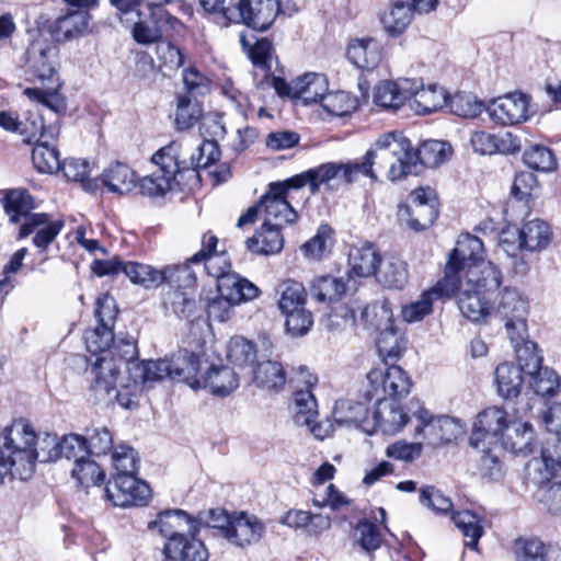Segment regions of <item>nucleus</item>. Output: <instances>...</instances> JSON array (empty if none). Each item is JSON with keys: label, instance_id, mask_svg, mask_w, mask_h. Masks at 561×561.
<instances>
[{"label": "nucleus", "instance_id": "obj_16", "mask_svg": "<svg viewBox=\"0 0 561 561\" xmlns=\"http://www.w3.org/2000/svg\"><path fill=\"white\" fill-rule=\"evenodd\" d=\"M92 15L85 10L66 9L49 25V33L58 43H67L89 34Z\"/></svg>", "mask_w": 561, "mask_h": 561}, {"label": "nucleus", "instance_id": "obj_31", "mask_svg": "<svg viewBox=\"0 0 561 561\" xmlns=\"http://www.w3.org/2000/svg\"><path fill=\"white\" fill-rule=\"evenodd\" d=\"M264 531L265 527L256 516L240 513L233 516L230 530L227 533V540L243 547L257 542Z\"/></svg>", "mask_w": 561, "mask_h": 561}, {"label": "nucleus", "instance_id": "obj_19", "mask_svg": "<svg viewBox=\"0 0 561 561\" xmlns=\"http://www.w3.org/2000/svg\"><path fill=\"white\" fill-rule=\"evenodd\" d=\"M62 228V220H54L47 214L38 213L31 215L27 221L20 226L19 238L34 234L33 244L39 251H45L61 232Z\"/></svg>", "mask_w": 561, "mask_h": 561}, {"label": "nucleus", "instance_id": "obj_25", "mask_svg": "<svg viewBox=\"0 0 561 561\" xmlns=\"http://www.w3.org/2000/svg\"><path fill=\"white\" fill-rule=\"evenodd\" d=\"M445 276H453L459 282L450 297L457 295L458 309L465 318L472 322H479L490 314L491 307L482 297L483 294L466 287L461 275L447 273Z\"/></svg>", "mask_w": 561, "mask_h": 561}, {"label": "nucleus", "instance_id": "obj_20", "mask_svg": "<svg viewBox=\"0 0 561 561\" xmlns=\"http://www.w3.org/2000/svg\"><path fill=\"white\" fill-rule=\"evenodd\" d=\"M483 259L484 248L482 241L469 233L461 234L449 256L445 275L447 273L461 275L470 264L480 263L484 261Z\"/></svg>", "mask_w": 561, "mask_h": 561}, {"label": "nucleus", "instance_id": "obj_56", "mask_svg": "<svg viewBox=\"0 0 561 561\" xmlns=\"http://www.w3.org/2000/svg\"><path fill=\"white\" fill-rule=\"evenodd\" d=\"M125 275L137 285L146 288L157 287L163 284V268L157 270L151 265L127 262L125 267Z\"/></svg>", "mask_w": 561, "mask_h": 561}, {"label": "nucleus", "instance_id": "obj_36", "mask_svg": "<svg viewBox=\"0 0 561 561\" xmlns=\"http://www.w3.org/2000/svg\"><path fill=\"white\" fill-rule=\"evenodd\" d=\"M414 13L412 4L398 0L388 5L381 14L380 21L387 34L399 36L411 24Z\"/></svg>", "mask_w": 561, "mask_h": 561}, {"label": "nucleus", "instance_id": "obj_50", "mask_svg": "<svg viewBox=\"0 0 561 561\" xmlns=\"http://www.w3.org/2000/svg\"><path fill=\"white\" fill-rule=\"evenodd\" d=\"M202 107L195 98L188 94H179L176 98L175 127L186 130L193 127L202 117Z\"/></svg>", "mask_w": 561, "mask_h": 561}, {"label": "nucleus", "instance_id": "obj_6", "mask_svg": "<svg viewBox=\"0 0 561 561\" xmlns=\"http://www.w3.org/2000/svg\"><path fill=\"white\" fill-rule=\"evenodd\" d=\"M179 151L180 144L172 141L152 156L151 161L157 170L139 181L138 187L142 195L163 196L173 188L180 173Z\"/></svg>", "mask_w": 561, "mask_h": 561}, {"label": "nucleus", "instance_id": "obj_26", "mask_svg": "<svg viewBox=\"0 0 561 561\" xmlns=\"http://www.w3.org/2000/svg\"><path fill=\"white\" fill-rule=\"evenodd\" d=\"M413 89L410 79L400 78L396 81L383 80L374 88V103L388 111H397L408 104Z\"/></svg>", "mask_w": 561, "mask_h": 561}, {"label": "nucleus", "instance_id": "obj_35", "mask_svg": "<svg viewBox=\"0 0 561 561\" xmlns=\"http://www.w3.org/2000/svg\"><path fill=\"white\" fill-rule=\"evenodd\" d=\"M279 227L263 222L260 230L245 241L247 248L254 254L272 255L283 250L284 238Z\"/></svg>", "mask_w": 561, "mask_h": 561}, {"label": "nucleus", "instance_id": "obj_28", "mask_svg": "<svg viewBox=\"0 0 561 561\" xmlns=\"http://www.w3.org/2000/svg\"><path fill=\"white\" fill-rule=\"evenodd\" d=\"M501 444L513 454L528 456L534 453L538 439L531 423L513 420L504 432Z\"/></svg>", "mask_w": 561, "mask_h": 561}, {"label": "nucleus", "instance_id": "obj_45", "mask_svg": "<svg viewBox=\"0 0 561 561\" xmlns=\"http://www.w3.org/2000/svg\"><path fill=\"white\" fill-rule=\"evenodd\" d=\"M180 145L179 151V164L180 172L185 170L197 171L198 169H205L217 162L220 158V150L215 140H204L197 148L196 153H192L188 159H181Z\"/></svg>", "mask_w": 561, "mask_h": 561}, {"label": "nucleus", "instance_id": "obj_14", "mask_svg": "<svg viewBox=\"0 0 561 561\" xmlns=\"http://www.w3.org/2000/svg\"><path fill=\"white\" fill-rule=\"evenodd\" d=\"M458 280L453 276H445L435 286L423 291L419 299L412 301L401 309V317L408 323L422 321L432 313L433 305L443 297H450L457 289Z\"/></svg>", "mask_w": 561, "mask_h": 561}, {"label": "nucleus", "instance_id": "obj_58", "mask_svg": "<svg viewBox=\"0 0 561 561\" xmlns=\"http://www.w3.org/2000/svg\"><path fill=\"white\" fill-rule=\"evenodd\" d=\"M190 261L194 264L204 263L206 273L216 278L217 283L221 277L229 275L230 262L225 252L220 253H206L204 250L195 253Z\"/></svg>", "mask_w": 561, "mask_h": 561}, {"label": "nucleus", "instance_id": "obj_59", "mask_svg": "<svg viewBox=\"0 0 561 561\" xmlns=\"http://www.w3.org/2000/svg\"><path fill=\"white\" fill-rule=\"evenodd\" d=\"M445 106H448L453 114L463 118H474L484 110V104L477 96L466 92H458L448 96Z\"/></svg>", "mask_w": 561, "mask_h": 561}, {"label": "nucleus", "instance_id": "obj_18", "mask_svg": "<svg viewBox=\"0 0 561 561\" xmlns=\"http://www.w3.org/2000/svg\"><path fill=\"white\" fill-rule=\"evenodd\" d=\"M377 407L373 412L374 430L386 435L399 433L409 421V413L394 399L375 397Z\"/></svg>", "mask_w": 561, "mask_h": 561}, {"label": "nucleus", "instance_id": "obj_39", "mask_svg": "<svg viewBox=\"0 0 561 561\" xmlns=\"http://www.w3.org/2000/svg\"><path fill=\"white\" fill-rule=\"evenodd\" d=\"M34 201L26 190L16 188L9 191L3 198V209L10 222L20 224L27 221V218L35 213Z\"/></svg>", "mask_w": 561, "mask_h": 561}, {"label": "nucleus", "instance_id": "obj_49", "mask_svg": "<svg viewBox=\"0 0 561 561\" xmlns=\"http://www.w3.org/2000/svg\"><path fill=\"white\" fill-rule=\"evenodd\" d=\"M453 520L465 537V545L477 549L478 541L483 534V519L473 512L461 511L453 515Z\"/></svg>", "mask_w": 561, "mask_h": 561}, {"label": "nucleus", "instance_id": "obj_11", "mask_svg": "<svg viewBox=\"0 0 561 561\" xmlns=\"http://www.w3.org/2000/svg\"><path fill=\"white\" fill-rule=\"evenodd\" d=\"M513 420L499 407H490L480 412L473 423L469 438L470 446L484 451L486 445H497Z\"/></svg>", "mask_w": 561, "mask_h": 561}, {"label": "nucleus", "instance_id": "obj_46", "mask_svg": "<svg viewBox=\"0 0 561 561\" xmlns=\"http://www.w3.org/2000/svg\"><path fill=\"white\" fill-rule=\"evenodd\" d=\"M205 387L209 388L214 394L225 397L239 387V377L230 367L213 366L206 373Z\"/></svg>", "mask_w": 561, "mask_h": 561}, {"label": "nucleus", "instance_id": "obj_33", "mask_svg": "<svg viewBox=\"0 0 561 561\" xmlns=\"http://www.w3.org/2000/svg\"><path fill=\"white\" fill-rule=\"evenodd\" d=\"M280 524L294 529H304L318 536L331 527V518L322 514H312L302 510H290L280 518Z\"/></svg>", "mask_w": 561, "mask_h": 561}, {"label": "nucleus", "instance_id": "obj_21", "mask_svg": "<svg viewBox=\"0 0 561 561\" xmlns=\"http://www.w3.org/2000/svg\"><path fill=\"white\" fill-rule=\"evenodd\" d=\"M121 368L116 357L114 355L110 356V353L96 357L90 371L92 375L91 388L96 397L111 399V394L118 382Z\"/></svg>", "mask_w": 561, "mask_h": 561}, {"label": "nucleus", "instance_id": "obj_1", "mask_svg": "<svg viewBox=\"0 0 561 561\" xmlns=\"http://www.w3.org/2000/svg\"><path fill=\"white\" fill-rule=\"evenodd\" d=\"M59 51L46 42H33L25 54V72L38 80L43 88H26L23 93L53 112L60 114L66 111L67 103L60 93L62 82L59 76Z\"/></svg>", "mask_w": 561, "mask_h": 561}, {"label": "nucleus", "instance_id": "obj_10", "mask_svg": "<svg viewBox=\"0 0 561 561\" xmlns=\"http://www.w3.org/2000/svg\"><path fill=\"white\" fill-rule=\"evenodd\" d=\"M271 82L280 96H288L302 105L321 104V99L329 89L325 76L316 72L305 73L291 82L273 76Z\"/></svg>", "mask_w": 561, "mask_h": 561}, {"label": "nucleus", "instance_id": "obj_40", "mask_svg": "<svg viewBox=\"0 0 561 561\" xmlns=\"http://www.w3.org/2000/svg\"><path fill=\"white\" fill-rule=\"evenodd\" d=\"M380 257L373 245L354 248L348 253L350 277L377 275Z\"/></svg>", "mask_w": 561, "mask_h": 561}, {"label": "nucleus", "instance_id": "obj_9", "mask_svg": "<svg viewBox=\"0 0 561 561\" xmlns=\"http://www.w3.org/2000/svg\"><path fill=\"white\" fill-rule=\"evenodd\" d=\"M410 377L405 371L397 365H391L386 369L373 368L366 375L364 381L365 397L367 401H371L381 393L388 394L389 399L404 397L409 394L411 389Z\"/></svg>", "mask_w": 561, "mask_h": 561}, {"label": "nucleus", "instance_id": "obj_8", "mask_svg": "<svg viewBox=\"0 0 561 561\" xmlns=\"http://www.w3.org/2000/svg\"><path fill=\"white\" fill-rule=\"evenodd\" d=\"M278 0H239L234 7L222 11L225 24L244 23L257 30H267L279 13Z\"/></svg>", "mask_w": 561, "mask_h": 561}, {"label": "nucleus", "instance_id": "obj_64", "mask_svg": "<svg viewBox=\"0 0 561 561\" xmlns=\"http://www.w3.org/2000/svg\"><path fill=\"white\" fill-rule=\"evenodd\" d=\"M530 377V387L538 396H554L560 387L559 376L549 367H540L534 374H527Z\"/></svg>", "mask_w": 561, "mask_h": 561}, {"label": "nucleus", "instance_id": "obj_57", "mask_svg": "<svg viewBox=\"0 0 561 561\" xmlns=\"http://www.w3.org/2000/svg\"><path fill=\"white\" fill-rule=\"evenodd\" d=\"M240 44L254 66L270 71L272 43L267 38L256 39L255 43H252L245 34L240 33Z\"/></svg>", "mask_w": 561, "mask_h": 561}, {"label": "nucleus", "instance_id": "obj_60", "mask_svg": "<svg viewBox=\"0 0 561 561\" xmlns=\"http://www.w3.org/2000/svg\"><path fill=\"white\" fill-rule=\"evenodd\" d=\"M523 161L528 168L540 172H551L557 168L554 153L542 145H531L526 149Z\"/></svg>", "mask_w": 561, "mask_h": 561}, {"label": "nucleus", "instance_id": "obj_44", "mask_svg": "<svg viewBox=\"0 0 561 561\" xmlns=\"http://www.w3.org/2000/svg\"><path fill=\"white\" fill-rule=\"evenodd\" d=\"M346 291L342 278L332 275H321L313 278L310 295L319 302L332 304L339 301Z\"/></svg>", "mask_w": 561, "mask_h": 561}, {"label": "nucleus", "instance_id": "obj_15", "mask_svg": "<svg viewBox=\"0 0 561 561\" xmlns=\"http://www.w3.org/2000/svg\"><path fill=\"white\" fill-rule=\"evenodd\" d=\"M528 107V96L520 92H513L493 100L486 107V112L494 123L506 126L527 121Z\"/></svg>", "mask_w": 561, "mask_h": 561}, {"label": "nucleus", "instance_id": "obj_7", "mask_svg": "<svg viewBox=\"0 0 561 561\" xmlns=\"http://www.w3.org/2000/svg\"><path fill=\"white\" fill-rule=\"evenodd\" d=\"M297 193L299 188L291 184L290 179L271 183L260 199L264 222L279 228L296 222L298 214L291 203Z\"/></svg>", "mask_w": 561, "mask_h": 561}, {"label": "nucleus", "instance_id": "obj_32", "mask_svg": "<svg viewBox=\"0 0 561 561\" xmlns=\"http://www.w3.org/2000/svg\"><path fill=\"white\" fill-rule=\"evenodd\" d=\"M217 290L237 306L260 295V289L253 283L236 273L221 277L217 283Z\"/></svg>", "mask_w": 561, "mask_h": 561}, {"label": "nucleus", "instance_id": "obj_4", "mask_svg": "<svg viewBox=\"0 0 561 561\" xmlns=\"http://www.w3.org/2000/svg\"><path fill=\"white\" fill-rule=\"evenodd\" d=\"M199 358L186 350L180 351L171 359L130 363L128 375L140 385L159 381L164 378H190L198 371Z\"/></svg>", "mask_w": 561, "mask_h": 561}, {"label": "nucleus", "instance_id": "obj_12", "mask_svg": "<svg viewBox=\"0 0 561 561\" xmlns=\"http://www.w3.org/2000/svg\"><path fill=\"white\" fill-rule=\"evenodd\" d=\"M413 416L422 424L416 426V435H423L434 446L449 444L465 432V425L459 419L447 415L432 417L424 408L414 411Z\"/></svg>", "mask_w": 561, "mask_h": 561}, {"label": "nucleus", "instance_id": "obj_47", "mask_svg": "<svg viewBox=\"0 0 561 561\" xmlns=\"http://www.w3.org/2000/svg\"><path fill=\"white\" fill-rule=\"evenodd\" d=\"M256 385L267 390H278L286 382V374L283 365L274 360L261 362L253 370Z\"/></svg>", "mask_w": 561, "mask_h": 561}, {"label": "nucleus", "instance_id": "obj_51", "mask_svg": "<svg viewBox=\"0 0 561 561\" xmlns=\"http://www.w3.org/2000/svg\"><path fill=\"white\" fill-rule=\"evenodd\" d=\"M378 280L386 287L401 289L408 283L407 263L399 257L387 259L377 273Z\"/></svg>", "mask_w": 561, "mask_h": 561}, {"label": "nucleus", "instance_id": "obj_5", "mask_svg": "<svg viewBox=\"0 0 561 561\" xmlns=\"http://www.w3.org/2000/svg\"><path fill=\"white\" fill-rule=\"evenodd\" d=\"M359 175L358 161L327 162L294 175L290 182L299 191L308 185L311 194H317L321 187L333 191L342 185H351Z\"/></svg>", "mask_w": 561, "mask_h": 561}, {"label": "nucleus", "instance_id": "obj_41", "mask_svg": "<svg viewBox=\"0 0 561 561\" xmlns=\"http://www.w3.org/2000/svg\"><path fill=\"white\" fill-rule=\"evenodd\" d=\"M359 391L365 396L364 385ZM368 402L367 400L359 401L352 398L337 400L333 410L334 421L340 425H359L367 417Z\"/></svg>", "mask_w": 561, "mask_h": 561}, {"label": "nucleus", "instance_id": "obj_43", "mask_svg": "<svg viewBox=\"0 0 561 561\" xmlns=\"http://www.w3.org/2000/svg\"><path fill=\"white\" fill-rule=\"evenodd\" d=\"M523 370L512 363H502L495 368L497 392L505 399L515 398L520 393L524 382Z\"/></svg>", "mask_w": 561, "mask_h": 561}, {"label": "nucleus", "instance_id": "obj_3", "mask_svg": "<svg viewBox=\"0 0 561 561\" xmlns=\"http://www.w3.org/2000/svg\"><path fill=\"white\" fill-rule=\"evenodd\" d=\"M35 466L36 433L26 420H15L0 435V481L7 474L28 480Z\"/></svg>", "mask_w": 561, "mask_h": 561}, {"label": "nucleus", "instance_id": "obj_61", "mask_svg": "<svg viewBox=\"0 0 561 561\" xmlns=\"http://www.w3.org/2000/svg\"><path fill=\"white\" fill-rule=\"evenodd\" d=\"M71 476L82 488L100 485L105 479V472L93 460L84 458L77 460L71 469Z\"/></svg>", "mask_w": 561, "mask_h": 561}, {"label": "nucleus", "instance_id": "obj_53", "mask_svg": "<svg viewBox=\"0 0 561 561\" xmlns=\"http://www.w3.org/2000/svg\"><path fill=\"white\" fill-rule=\"evenodd\" d=\"M32 161L37 171L42 173H54L60 170L61 161L56 147L47 140H39L32 150Z\"/></svg>", "mask_w": 561, "mask_h": 561}, {"label": "nucleus", "instance_id": "obj_22", "mask_svg": "<svg viewBox=\"0 0 561 561\" xmlns=\"http://www.w3.org/2000/svg\"><path fill=\"white\" fill-rule=\"evenodd\" d=\"M413 89L408 100V106L419 115H426L443 108L447 104L448 94L444 88L436 84L424 87L419 80L410 79Z\"/></svg>", "mask_w": 561, "mask_h": 561}, {"label": "nucleus", "instance_id": "obj_42", "mask_svg": "<svg viewBox=\"0 0 561 561\" xmlns=\"http://www.w3.org/2000/svg\"><path fill=\"white\" fill-rule=\"evenodd\" d=\"M451 156V147L449 144L442 140H427L424 141L417 150H414V172H420L419 164L435 168L445 162Z\"/></svg>", "mask_w": 561, "mask_h": 561}, {"label": "nucleus", "instance_id": "obj_54", "mask_svg": "<svg viewBox=\"0 0 561 561\" xmlns=\"http://www.w3.org/2000/svg\"><path fill=\"white\" fill-rule=\"evenodd\" d=\"M405 345L404 335L393 325L380 330L377 347L383 358H398L405 350Z\"/></svg>", "mask_w": 561, "mask_h": 561}, {"label": "nucleus", "instance_id": "obj_38", "mask_svg": "<svg viewBox=\"0 0 561 561\" xmlns=\"http://www.w3.org/2000/svg\"><path fill=\"white\" fill-rule=\"evenodd\" d=\"M496 312L503 320L517 319V329H523V317H527L528 302L516 288L504 287L500 294Z\"/></svg>", "mask_w": 561, "mask_h": 561}, {"label": "nucleus", "instance_id": "obj_27", "mask_svg": "<svg viewBox=\"0 0 561 561\" xmlns=\"http://www.w3.org/2000/svg\"><path fill=\"white\" fill-rule=\"evenodd\" d=\"M346 56L357 68L374 70L382 61L383 46L374 37L354 38L347 45Z\"/></svg>", "mask_w": 561, "mask_h": 561}, {"label": "nucleus", "instance_id": "obj_62", "mask_svg": "<svg viewBox=\"0 0 561 561\" xmlns=\"http://www.w3.org/2000/svg\"><path fill=\"white\" fill-rule=\"evenodd\" d=\"M227 356L230 363L238 367L252 366L256 359L255 345L242 336L229 341Z\"/></svg>", "mask_w": 561, "mask_h": 561}, {"label": "nucleus", "instance_id": "obj_2", "mask_svg": "<svg viewBox=\"0 0 561 561\" xmlns=\"http://www.w3.org/2000/svg\"><path fill=\"white\" fill-rule=\"evenodd\" d=\"M414 149L411 141L401 133L389 131L380 135L374 146L358 162L360 174L376 178L374 168L386 171L387 178L394 182L414 172Z\"/></svg>", "mask_w": 561, "mask_h": 561}, {"label": "nucleus", "instance_id": "obj_23", "mask_svg": "<svg viewBox=\"0 0 561 561\" xmlns=\"http://www.w3.org/2000/svg\"><path fill=\"white\" fill-rule=\"evenodd\" d=\"M461 276L466 287L483 295L496 291L503 280L501 270L490 261L470 264Z\"/></svg>", "mask_w": 561, "mask_h": 561}, {"label": "nucleus", "instance_id": "obj_29", "mask_svg": "<svg viewBox=\"0 0 561 561\" xmlns=\"http://www.w3.org/2000/svg\"><path fill=\"white\" fill-rule=\"evenodd\" d=\"M191 533L182 538H173L163 547V554L170 561H207L209 553L203 541Z\"/></svg>", "mask_w": 561, "mask_h": 561}, {"label": "nucleus", "instance_id": "obj_24", "mask_svg": "<svg viewBox=\"0 0 561 561\" xmlns=\"http://www.w3.org/2000/svg\"><path fill=\"white\" fill-rule=\"evenodd\" d=\"M149 528L158 529L159 534L171 541L187 534L197 531V523L183 510H167L158 514L149 524Z\"/></svg>", "mask_w": 561, "mask_h": 561}, {"label": "nucleus", "instance_id": "obj_30", "mask_svg": "<svg viewBox=\"0 0 561 561\" xmlns=\"http://www.w3.org/2000/svg\"><path fill=\"white\" fill-rule=\"evenodd\" d=\"M295 422L300 426L309 427L314 437L323 439L328 436V428L316 423L318 416L317 400L310 389H298L294 393Z\"/></svg>", "mask_w": 561, "mask_h": 561}, {"label": "nucleus", "instance_id": "obj_37", "mask_svg": "<svg viewBox=\"0 0 561 561\" xmlns=\"http://www.w3.org/2000/svg\"><path fill=\"white\" fill-rule=\"evenodd\" d=\"M552 232L548 224L541 219H533L525 222L518 232V249L528 251H541L551 241Z\"/></svg>", "mask_w": 561, "mask_h": 561}, {"label": "nucleus", "instance_id": "obj_63", "mask_svg": "<svg viewBox=\"0 0 561 561\" xmlns=\"http://www.w3.org/2000/svg\"><path fill=\"white\" fill-rule=\"evenodd\" d=\"M515 549L518 561H550L556 552L537 538L519 539L515 543Z\"/></svg>", "mask_w": 561, "mask_h": 561}, {"label": "nucleus", "instance_id": "obj_52", "mask_svg": "<svg viewBox=\"0 0 561 561\" xmlns=\"http://www.w3.org/2000/svg\"><path fill=\"white\" fill-rule=\"evenodd\" d=\"M400 217L409 216L408 226L415 230H423L430 227L437 218V203L430 202L425 205L417 204L415 207H401L399 209Z\"/></svg>", "mask_w": 561, "mask_h": 561}, {"label": "nucleus", "instance_id": "obj_55", "mask_svg": "<svg viewBox=\"0 0 561 561\" xmlns=\"http://www.w3.org/2000/svg\"><path fill=\"white\" fill-rule=\"evenodd\" d=\"M538 488L534 494L535 501L541 510L552 515L561 514V482H536Z\"/></svg>", "mask_w": 561, "mask_h": 561}, {"label": "nucleus", "instance_id": "obj_17", "mask_svg": "<svg viewBox=\"0 0 561 561\" xmlns=\"http://www.w3.org/2000/svg\"><path fill=\"white\" fill-rule=\"evenodd\" d=\"M527 474L534 482L549 481L561 473V443L559 438L547 440L540 449V456L531 458L526 466Z\"/></svg>", "mask_w": 561, "mask_h": 561}, {"label": "nucleus", "instance_id": "obj_34", "mask_svg": "<svg viewBox=\"0 0 561 561\" xmlns=\"http://www.w3.org/2000/svg\"><path fill=\"white\" fill-rule=\"evenodd\" d=\"M101 181L108 192L117 195L128 194L137 186L136 173L122 162L108 165L103 171Z\"/></svg>", "mask_w": 561, "mask_h": 561}, {"label": "nucleus", "instance_id": "obj_48", "mask_svg": "<svg viewBox=\"0 0 561 561\" xmlns=\"http://www.w3.org/2000/svg\"><path fill=\"white\" fill-rule=\"evenodd\" d=\"M279 295L278 308L282 313L295 311L305 307L307 301V291L304 285L294 279H286L277 286Z\"/></svg>", "mask_w": 561, "mask_h": 561}, {"label": "nucleus", "instance_id": "obj_13", "mask_svg": "<svg viewBox=\"0 0 561 561\" xmlns=\"http://www.w3.org/2000/svg\"><path fill=\"white\" fill-rule=\"evenodd\" d=\"M106 497L121 507L146 505L151 496L149 485L133 474H114L106 489Z\"/></svg>", "mask_w": 561, "mask_h": 561}]
</instances>
